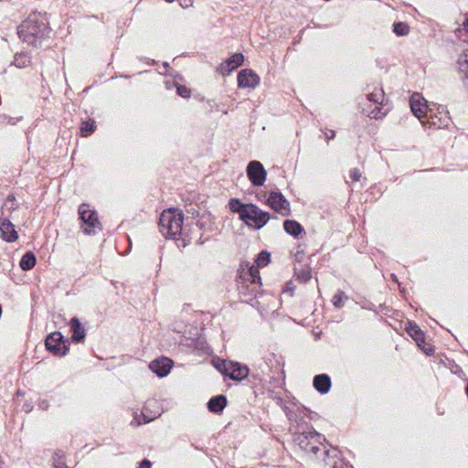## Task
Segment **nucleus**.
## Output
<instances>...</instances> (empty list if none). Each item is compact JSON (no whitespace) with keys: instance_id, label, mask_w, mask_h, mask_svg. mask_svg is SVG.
<instances>
[{"instance_id":"10","label":"nucleus","mask_w":468,"mask_h":468,"mask_svg":"<svg viewBox=\"0 0 468 468\" xmlns=\"http://www.w3.org/2000/svg\"><path fill=\"white\" fill-rule=\"evenodd\" d=\"M410 102L413 114L418 119H421L426 114L428 110V105L425 99L419 93H415L410 97Z\"/></svg>"},{"instance_id":"26","label":"nucleus","mask_w":468,"mask_h":468,"mask_svg":"<svg viewBox=\"0 0 468 468\" xmlns=\"http://www.w3.org/2000/svg\"><path fill=\"white\" fill-rule=\"evenodd\" d=\"M249 206L242 204L238 199H231L229 201V207L233 212H239L240 219L242 218V210Z\"/></svg>"},{"instance_id":"36","label":"nucleus","mask_w":468,"mask_h":468,"mask_svg":"<svg viewBox=\"0 0 468 468\" xmlns=\"http://www.w3.org/2000/svg\"><path fill=\"white\" fill-rule=\"evenodd\" d=\"M324 133L327 144L329 143L330 140L335 137V132L334 130L325 131Z\"/></svg>"},{"instance_id":"39","label":"nucleus","mask_w":468,"mask_h":468,"mask_svg":"<svg viewBox=\"0 0 468 468\" xmlns=\"http://www.w3.org/2000/svg\"><path fill=\"white\" fill-rule=\"evenodd\" d=\"M145 410H146V408H144V410H143V411H142V414H143L144 416H145ZM144 418L146 419V420H145V422H149V421H151V420L154 419V418H146V417H144Z\"/></svg>"},{"instance_id":"3","label":"nucleus","mask_w":468,"mask_h":468,"mask_svg":"<svg viewBox=\"0 0 468 468\" xmlns=\"http://www.w3.org/2000/svg\"><path fill=\"white\" fill-rule=\"evenodd\" d=\"M270 219V214L261 210L257 206L249 204L247 207L242 210V218L248 226H253L259 229L262 228Z\"/></svg>"},{"instance_id":"27","label":"nucleus","mask_w":468,"mask_h":468,"mask_svg":"<svg viewBox=\"0 0 468 468\" xmlns=\"http://www.w3.org/2000/svg\"><path fill=\"white\" fill-rule=\"evenodd\" d=\"M269 261L270 254L266 251H261L256 259L257 267L259 268L265 267Z\"/></svg>"},{"instance_id":"12","label":"nucleus","mask_w":468,"mask_h":468,"mask_svg":"<svg viewBox=\"0 0 468 468\" xmlns=\"http://www.w3.org/2000/svg\"><path fill=\"white\" fill-rule=\"evenodd\" d=\"M0 235L6 241H14L17 239V233L14 225L7 220H4L0 225Z\"/></svg>"},{"instance_id":"22","label":"nucleus","mask_w":468,"mask_h":468,"mask_svg":"<svg viewBox=\"0 0 468 468\" xmlns=\"http://www.w3.org/2000/svg\"><path fill=\"white\" fill-rule=\"evenodd\" d=\"M244 57L241 53H235L229 58L226 60L229 71L237 69L243 62Z\"/></svg>"},{"instance_id":"20","label":"nucleus","mask_w":468,"mask_h":468,"mask_svg":"<svg viewBox=\"0 0 468 468\" xmlns=\"http://www.w3.org/2000/svg\"><path fill=\"white\" fill-rule=\"evenodd\" d=\"M36 257L33 252H27L21 259L19 265L24 271H29L36 265Z\"/></svg>"},{"instance_id":"6","label":"nucleus","mask_w":468,"mask_h":468,"mask_svg":"<svg viewBox=\"0 0 468 468\" xmlns=\"http://www.w3.org/2000/svg\"><path fill=\"white\" fill-rule=\"evenodd\" d=\"M79 214L81 220L86 224V227L83 229L84 233H93L94 229L100 225L96 212L90 209L88 205L82 204L79 207Z\"/></svg>"},{"instance_id":"30","label":"nucleus","mask_w":468,"mask_h":468,"mask_svg":"<svg viewBox=\"0 0 468 468\" xmlns=\"http://www.w3.org/2000/svg\"><path fill=\"white\" fill-rule=\"evenodd\" d=\"M259 267H254V266H251L250 269H249V275L251 279V282L252 283H256L258 281H260V275H259V270H258Z\"/></svg>"},{"instance_id":"15","label":"nucleus","mask_w":468,"mask_h":468,"mask_svg":"<svg viewBox=\"0 0 468 468\" xmlns=\"http://www.w3.org/2000/svg\"><path fill=\"white\" fill-rule=\"evenodd\" d=\"M227 405V399L223 395H219L217 397L212 398L208 403V410L215 413H219L223 410V409Z\"/></svg>"},{"instance_id":"4","label":"nucleus","mask_w":468,"mask_h":468,"mask_svg":"<svg viewBox=\"0 0 468 468\" xmlns=\"http://www.w3.org/2000/svg\"><path fill=\"white\" fill-rule=\"evenodd\" d=\"M267 205L282 217H288L291 214L290 203L280 192H271Z\"/></svg>"},{"instance_id":"16","label":"nucleus","mask_w":468,"mask_h":468,"mask_svg":"<svg viewBox=\"0 0 468 468\" xmlns=\"http://www.w3.org/2000/svg\"><path fill=\"white\" fill-rule=\"evenodd\" d=\"M459 73L463 74V83L468 81V51L463 52L458 58Z\"/></svg>"},{"instance_id":"38","label":"nucleus","mask_w":468,"mask_h":468,"mask_svg":"<svg viewBox=\"0 0 468 468\" xmlns=\"http://www.w3.org/2000/svg\"><path fill=\"white\" fill-rule=\"evenodd\" d=\"M151 466H152V463L148 460L145 459L140 463L139 468H151Z\"/></svg>"},{"instance_id":"24","label":"nucleus","mask_w":468,"mask_h":468,"mask_svg":"<svg viewBox=\"0 0 468 468\" xmlns=\"http://www.w3.org/2000/svg\"><path fill=\"white\" fill-rule=\"evenodd\" d=\"M393 32L397 36H406L410 32V27L406 23L398 22L393 25Z\"/></svg>"},{"instance_id":"13","label":"nucleus","mask_w":468,"mask_h":468,"mask_svg":"<svg viewBox=\"0 0 468 468\" xmlns=\"http://www.w3.org/2000/svg\"><path fill=\"white\" fill-rule=\"evenodd\" d=\"M314 387L322 394L327 393L331 388L330 378L325 374L315 376L314 378Z\"/></svg>"},{"instance_id":"37","label":"nucleus","mask_w":468,"mask_h":468,"mask_svg":"<svg viewBox=\"0 0 468 468\" xmlns=\"http://www.w3.org/2000/svg\"><path fill=\"white\" fill-rule=\"evenodd\" d=\"M178 2L183 8H188L193 5V0H178Z\"/></svg>"},{"instance_id":"9","label":"nucleus","mask_w":468,"mask_h":468,"mask_svg":"<svg viewBox=\"0 0 468 468\" xmlns=\"http://www.w3.org/2000/svg\"><path fill=\"white\" fill-rule=\"evenodd\" d=\"M259 82V76L251 69H242L238 75L239 88H255Z\"/></svg>"},{"instance_id":"1","label":"nucleus","mask_w":468,"mask_h":468,"mask_svg":"<svg viewBox=\"0 0 468 468\" xmlns=\"http://www.w3.org/2000/svg\"><path fill=\"white\" fill-rule=\"evenodd\" d=\"M48 33V20L39 14H31L18 27V35L29 45L37 46L40 39Z\"/></svg>"},{"instance_id":"34","label":"nucleus","mask_w":468,"mask_h":468,"mask_svg":"<svg viewBox=\"0 0 468 468\" xmlns=\"http://www.w3.org/2000/svg\"><path fill=\"white\" fill-rule=\"evenodd\" d=\"M298 278L302 282H306L310 281V279H311V271L309 270L303 271L301 272V274H299Z\"/></svg>"},{"instance_id":"31","label":"nucleus","mask_w":468,"mask_h":468,"mask_svg":"<svg viewBox=\"0 0 468 468\" xmlns=\"http://www.w3.org/2000/svg\"><path fill=\"white\" fill-rule=\"evenodd\" d=\"M177 94L183 98L190 97L191 91L186 86L180 85L177 86Z\"/></svg>"},{"instance_id":"23","label":"nucleus","mask_w":468,"mask_h":468,"mask_svg":"<svg viewBox=\"0 0 468 468\" xmlns=\"http://www.w3.org/2000/svg\"><path fill=\"white\" fill-rule=\"evenodd\" d=\"M369 101L375 104H383L385 99V93L382 90L370 92L367 95Z\"/></svg>"},{"instance_id":"33","label":"nucleus","mask_w":468,"mask_h":468,"mask_svg":"<svg viewBox=\"0 0 468 468\" xmlns=\"http://www.w3.org/2000/svg\"><path fill=\"white\" fill-rule=\"evenodd\" d=\"M361 172L357 168H354L350 171V178L353 182H357L361 178Z\"/></svg>"},{"instance_id":"25","label":"nucleus","mask_w":468,"mask_h":468,"mask_svg":"<svg viewBox=\"0 0 468 468\" xmlns=\"http://www.w3.org/2000/svg\"><path fill=\"white\" fill-rule=\"evenodd\" d=\"M95 130V122L94 121L91 122H83L80 127V133L81 135L84 137L89 136Z\"/></svg>"},{"instance_id":"21","label":"nucleus","mask_w":468,"mask_h":468,"mask_svg":"<svg viewBox=\"0 0 468 468\" xmlns=\"http://www.w3.org/2000/svg\"><path fill=\"white\" fill-rule=\"evenodd\" d=\"M31 62L30 57L24 52L16 53L14 58V65L19 69L27 67Z\"/></svg>"},{"instance_id":"14","label":"nucleus","mask_w":468,"mask_h":468,"mask_svg":"<svg viewBox=\"0 0 468 468\" xmlns=\"http://www.w3.org/2000/svg\"><path fill=\"white\" fill-rule=\"evenodd\" d=\"M70 328L72 331V340L75 342H80L85 337V331L77 317H74L70 320Z\"/></svg>"},{"instance_id":"19","label":"nucleus","mask_w":468,"mask_h":468,"mask_svg":"<svg viewBox=\"0 0 468 468\" xmlns=\"http://www.w3.org/2000/svg\"><path fill=\"white\" fill-rule=\"evenodd\" d=\"M249 375V368L246 366H241L239 363H235L232 371L230 372V378L234 380H241L247 378Z\"/></svg>"},{"instance_id":"32","label":"nucleus","mask_w":468,"mask_h":468,"mask_svg":"<svg viewBox=\"0 0 468 468\" xmlns=\"http://www.w3.org/2000/svg\"><path fill=\"white\" fill-rule=\"evenodd\" d=\"M213 365L218 371L223 373V370H226L227 361L221 359L213 360Z\"/></svg>"},{"instance_id":"8","label":"nucleus","mask_w":468,"mask_h":468,"mask_svg":"<svg viewBox=\"0 0 468 468\" xmlns=\"http://www.w3.org/2000/svg\"><path fill=\"white\" fill-rule=\"evenodd\" d=\"M319 434L316 432H306L302 433L298 436L297 441L298 444L301 448H303L306 452H312L316 454L320 451V447L314 445V442H316L319 439Z\"/></svg>"},{"instance_id":"11","label":"nucleus","mask_w":468,"mask_h":468,"mask_svg":"<svg viewBox=\"0 0 468 468\" xmlns=\"http://www.w3.org/2000/svg\"><path fill=\"white\" fill-rule=\"evenodd\" d=\"M149 367L157 376L165 377L172 367V360L166 357L156 359L150 363Z\"/></svg>"},{"instance_id":"29","label":"nucleus","mask_w":468,"mask_h":468,"mask_svg":"<svg viewBox=\"0 0 468 468\" xmlns=\"http://www.w3.org/2000/svg\"><path fill=\"white\" fill-rule=\"evenodd\" d=\"M347 299V297L346 296V294L343 292H338L337 293H335L334 296H333V304L335 306V307H342L344 305V302L345 300Z\"/></svg>"},{"instance_id":"28","label":"nucleus","mask_w":468,"mask_h":468,"mask_svg":"<svg viewBox=\"0 0 468 468\" xmlns=\"http://www.w3.org/2000/svg\"><path fill=\"white\" fill-rule=\"evenodd\" d=\"M381 104H376V107L367 112V115L373 119H378L386 115V112H382Z\"/></svg>"},{"instance_id":"5","label":"nucleus","mask_w":468,"mask_h":468,"mask_svg":"<svg viewBox=\"0 0 468 468\" xmlns=\"http://www.w3.org/2000/svg\"><path fill=\"white\" fill-rule=\"evenodd\" d=\"M45 345L49 352L58 356H65L69 350V346L63 341V336L59 332H53L48 335Z\"/></svg>"},{"instance_id":"35","label":"nucleus","mask_w":468,"mask_h":468,"mask_svg":"<svg viewBox=\"0 0 468 468\" xmlns=\"http://www.w3.org/2000/svg\"><path fill=\"white\" fill-rule=\"evenodd\" d=\"M233 367H235V362L227 361L226 370H223V375L230 378V372L232 371Z\"/></svg>"},{"instance_id":"17","label":"nucleus","mask_w":468,"mask_h":468,"mask_svg":"<svg viewBox=\"0 0 468 468\" xmlns=\"http://www.w3.org/2000/svg\"><path fill=\"white\" fill-rule=\"evenodd\" d=\"M283 228L288 234L293 237H298L303 231V227L295 220H285Z\"/></svg>"},{"instance_id":"40","label":"nucleus","mask_w":468,"mask_h":468,"mask_svg":"<svg viewBox=\"0 0 468 468\" xmlns=\"http://www.w3.org/2000/svg\"><path fill=\"white\" fill-rule=\"evenodd\" d=\"M167 2H173L174 0H166Z\"/></svg>"},{"instance_id":"2","label":"nucleus","mask_w":468,"mask_h":468,"mask_svg":"<svg viewBox=\"0 0 468 468\" xmlns=\"http://www.w3.org/2000/svg\"><path fill=\"white\" fill-rule=\"evenodd\" d=\"M183 218V213L178 209L164 210L159 221L161 233L166 238H176L181 234Z\"/></svg>"},{"instance_id":"18","label":"nucleus","mask_w":468,"mask_h":468,"mask_svg":"<svg viewBox=\"0 0 468 468\" xmlns=\"http://www.w3.org/2000/svg\"><path fill=\"white\" fill-rule=\"evenodd\" d=\"M407 331L409 335L417 342L418 346L424 342V334L416 324L409 323Z\"/></svg>"},{"instance_id":"7","label":"nucleus","mask_w":468,"mask_h":468,"mask_svg":"<svg viewBox=\"0 0 468 468\" xmlns=\"http://www.w3.org/2000/svg\"><path fill=\"white\" fill-rule=\"evenodd\" d=\"M247 175L252 185L262 186L266 180V170L259 161H251L247 166Z\"/></svg>"}]
</instances>
